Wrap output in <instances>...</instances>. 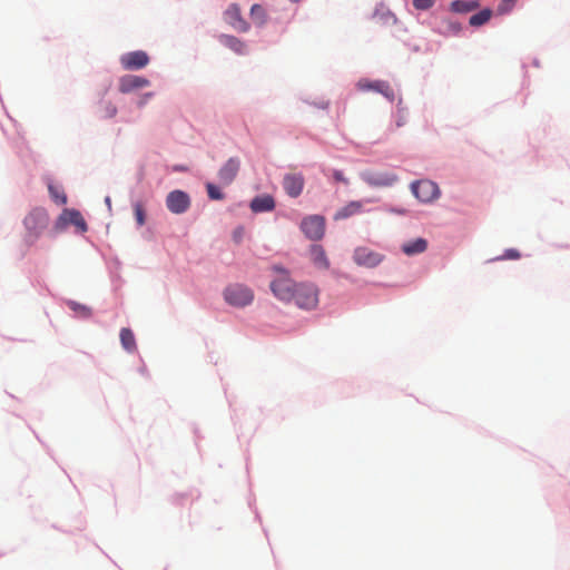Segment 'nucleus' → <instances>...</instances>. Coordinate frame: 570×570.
Listing matches in <instances>:
<instances>
[{
	"label": "nucleus",
	"instance_id": "obj_26",
	"mask_svg": "<svg viewBox=\"0 0 570 570\" xmlns=\"http://www.w3.org/2000/svg\"><path fill=\"white\" fill-rule=\"evenodd\" d=\"M120 342H121L122 347L129 353H134L137 350L135 335L130 328H127V327L121 328Z\"/></svg>",
	"mask_w": 570,
	"mask_h": 570
},
{
	"label": "nucleus",
	"instance_id": "obj_23",
	"mask_svg": "<svg viewBox=\"0 0 570 570\" xmlns=\"http://www.w3.org/2000/svg\"><path fill=\"white\" fill-rule=\"evenodd\" d=\"M226 21L236 30L246 31V22L240 18L239 8L233 4L225 12Z\"/></svg>",
	"mask_w": 570,
	"mask_h": 570
},
{
	"label": "nucleus",
	"instance_id": "obj_8",
	"mask_svg": "<svg viewBox=\"0 0 570 570\" xmlns=\"http://www.w3.org/2000/svg\"><path fill=\"white\" fill-rule=\"evenodd\" d=\"M445 9L444 6L440 4L438 8H433L429 10V14L423 17L422 13L416 14V21L428 27L432 32L439 35L441 27L444 26L445 16L441 14V12Z\"/></svg>",
	"mask_w": 570,
	"mask_h": 570
},
{
	"label": "nucleus",
	"instance_id": "obj_9",
	"mask_svg": "<svg viewBox=\"0 0 570 570\" xmlns=\"http://www.w3.org/2000/svg\"><path fill=\"white\" fill-rule=\"evenodd\" d=\"M166 206L173 214H184L190 207V197L183 190H173L166 197Z\"/></svg>",
	"mask_w": 570,
	"mask_h": 570
},
{
	"label": "nucleus",
	"instance_id": "obj_5",
	"mask_svg": "<svg viewBox=\"0 0 570 570\" xmlns=\"http://www.w3.org/2000/svg\"><path fill=\"white\" fill-rule=\"evenodd\" d=\"M385 255L368 248L367 246H357L352 254V261L360 267L372 269L377 267L384 259Z\"/></svg>",
	"mask_w": 570,
	"mask_h": 570
},
{
	"label": "nucleus",
	"instance_id": "obj_48",
	"mask_svg": "<svg viewBox=\"0 0 570 570\" xmlns=\"http://www.w3.org/2000/svg\"><path fill=\"white\" fill-rule=\"evenodd\" d=\"M106 204L110 205V198L109 197L106 198Z\"/></svg>",
	"mask_w": 570,
	"mask_h": 570
},
{
	"label": "nucleus",
	"instance_id": "obj_17",
	"mask_svg": "<svg viewBox=\"0 0 570 570\" xmlns=\"http://www.w3.org/2000/svg\"><path fill=\"white\" fill-rule=\"evenodd\" d=\"M150 85L147 78L136 75H125L119 79L118 88L122 94L131 92L136 89L148 87Z\"/></svg>",
	"mask_w": 570,
	"mask_h": 570
},
{
	"label": "nucleus",
	"instance_id": "obj_11",
	"mask_svg": "<svg viewBox=\"0 0 570 570\" xmlns=\"http://www.w3.org/2000/svg\"><path fill=\"white\" fill-rule=\"evenodd\" d=\"M120 63L125 70H139L149 63V57L142 50L131 51L120 57Z\"/></svg>",
	"mask_w": 570,
	"mask_h": 570
},
{
	"label": "nucleus",
	"instance_id": "obj_45",
	"mask_svg": "<svg viewBox=\"0 0 570 570\" xmlns=\"http://www.w3.org/2000/svg\"><path fill=\"white\" fill-rule=\"evenodd\" d=\"M151 96H153L151 92L146 94L144 96L142 100L139 102V105L142 106L147 101V99L150 98Z\"/></svg>",
	"mask_w": 570,
	"mask_h": 570
},
{
	"label": "nucleus",
	"instance_id": "obj_38",
	"mask_svg": "<svg viewBox=\"0 0 570 570\" xmlns=\"http://www.w3.org/2000/svg\"><path fill=\"white\" fill-rule=\"evenodd\" d=\"M245 234H246V229L244 226H239V227L235 228V230L233 232L234 243L235 244L242 243L245 237Z\"/></svg>",
	"mask_w": 570,
	"mask_h": 570
},
{
	"label": "nucleus",
	"instance_id": "obj_30",
	"mask_svg": "<svg viewBox=\"0 0 570 570\" xmlns=\"http://www.w3.org/2000/svg\"><path fill=\"white\" fill-rule=\"evenodd\" d=\"M515 0H500L497 6V14L498 16H507L510 14L515 7Z\"/></svg>",
	"mask_w": 570,
	"mask_h": 570
},
{
	"label": "nucleus",
	"instance_id": "obj_29",
	"mask_svg": "<svg viewBox=\"0 0 570 570\" xmlns=\"http://www.w3.org/2000/svg\"><path fill=\"white\" fill-rule=\"evenodd\" d=\"M48 190H49V194H50L51 198L57 204L65 205L67 203V196H66L65 191L60 187L55 186L53 184H49L48 185Z\"/></svg>",
	"mask_w": 570,
	"mask_h": 570
},
{
	"label": "nucleus",
	"instance_id": "obj_13",
	"mask_svg": "<svg viewBox=\"0 0 570 570\" xmlns=\"http://www.w3.org/2000/svg\"><path fill=\"white\" fill-rule=\"evenodd\" d=\"M276 208V199L269 193H261L252 197V214L272 213Z\"/></svg>",
	"mask_w": 570,
	"mask_h": 570
},
{
	"label": "nucleus",
	"instance_id": "obj_44",
	"mask_svg": "<svg viewBox=\"0 0 570 570\" xmlns=\"http://www.w3.org/2000/svg\"><path fill=\"white\" fill-rule=\"evenodd\" d=\"M405 46H407L410 48L411 51L413 52H420L421 51V47L419 45H412V43H405Z\"/></svg>",
	"mask_w": 570,
	"mask_h": 570
},
{
	"label": "nucleus",
	"instance_id": "obj_35",
	"mask_svg": "<svg viewBox=\"0 0 570 570\" xmlns=\"http://www.w3.org/2000/svg\"><path fill=\"white\" fill-rule=\"evenodd\" d=\"M383 209L390 214L399 215V216H406L409 215L410 210L405 207L392 205V204H385L383 206Z\"/></svg>",
	"mask_w": 570,
	"mask_h": 570
},
{
	"label": "nucleus",
	"instance_id": "obj_16",
	"mask_svg": "<svg viewBox=\"0 0 570 570\" xmlns=\"http://www.w3.org/2000/svg\"><path fill=\"white\" fill-rule=\"evenodd\" d=\"M481 7V0H452L446 6L450 13L465 16Z\"/></svg>",
	"mask_w": 570,
	"mask_h": 570
},
{
	"label": "nucleus",
	"instance_id": "obj_32",
	"mask_svg": "<svg viewBox=\"0 0 570 570\" xmlns=\"http://www.w3.org/2000/svg\"><path fill=\"white\" fill-rule=\"evenodd\" d=\"M223 42L229 47L230 49H233L234 51L238 52V53H242L245 49V45L242 43L238 39H236L235 37H232V36H224L222 38Z\"/></svg>",
	"mask_w": 570,
	"mask_h": 570
},
{
	"label": "nucleus",
	"instance_id": "obj_36",
	"mask_svg": "<svg viewBox=\"0 0 570 570\" xmlns=\"http://www.w3.org/2000/svg\"><path fill=\"white\" fill-rule=\"evenodd\" d=\"M134 212H135V217H136L137 224L139 226H142L146 222V215H145V209H144L142 205L139 203L135 204Z\"/></svg>",
	"mask_w": 570,
	"mask_h": 570
},
{
	"label": "nucleus",
	"instance_id": "obj_27",
	"mask_svg": "<svg viewBox=\"0 0 570 570\" xmlns=\"http://www.w3.org/2000/svg\"><path fill=\"white\" fill-rule=\"evenodd\" d=\"M522 257L521 252L518 248L509 247L505 248L501 255L490 259L489 262H499V261H517Z\"/></svg>",
	"mask_w": 570,
	"mask_h": 570
},
{
	"label": "nucleus",
	"instance_id": "obj_2",
	"mask_svg": "<svg viewBox=\"0 0 570 570\" xmlns=\"http://www.w3.org/2000/svg\"><path fill=\"white\" fill-rule=\"evenodd\" d=\"M24 242L33 245L49 225V215L45 208L37 207L29 212L23 219Z\"/></svg>",
	"mask_w": 570,
	"mask_h": 570
},
{
	"label": "nucleus",
	"instance_id": "obj_20",
	"mask_svg": "<svg viewBox=\"0 0 570 570\" xmlns=\"http://www.w3.org/2000/svg\"><path fill=\"white\" fill-rule=\"evenodd\" d=\"M493 17V9L491 7L479 8L473 11L469 17V26L472 28H481L487 24Z\"/></svg>",
	"mask_w": 570,
	"mask_h": 570
},
{
	"label": "nucleus",
	"instance_id": "obj_31",
	"mask_svg": "<svg viewBox=\"0 0 570 570\" xmlns=\"http://www.w3.org/2000/svg\"><path fill=\"white\" fill-rule=\"evenodd\" d=\"M436 0H412V7L421 12H426L434 8Z\"/></svg>",
	"mask_w": 570,
	"mask_h": 570
},
{
	"label": "nucleus",
	"instance_id": "obj_39",
	"mask_svg": "<svg viewBox=\"0 0 570 570\" xmlns=\"http://www.w3.org/2000/svg\"><path fill=\"white\" fill-rule=\"evenodd\" d=\"M406 112H401V114H395L393 115V117L395 118V126L397 128L400 127H403L406 122V116H405Z\"/></svg>",
	"mask_w": 570,
	"mask_h": 570
},
{
	"label": "nucleus",
	"instance_id": "obj_25",
	"mask_svg": "<svg viewBox=\"0 0 570 570\" xmlns=\"http://www.w3.org/2000/svg\"><path fill=\"white\" fill-rule=\"evenodd\" d=\"M383 2L376 4L375 7V10L373 12V17H380V19L382 20V22L384 24H389L390 22L393 23V24H401V20L396 17V14L390 10V9H386L384 11L381 10V8H383Z\"/></svg>",
	"mask_w": 570,
	"mask_h": 570
},
{
	"label": "nucleus",
	"instance_id": "obj_6",
	"mask_svg": "<svg viewBox=\"0 0 570 570\" xmlns=\"http://www.w3.org/2000/svg\"><path fill=\"white\" fill-rule=\"evenodd\" d=\"M356 88L365 92L373 91L380 94L391 104L395 100V92L386 80L360 78L356 82Z\"/></svg>",
	"mask_w": 570,
	"mask_h": 570
},
{
	"label": "nucleus",
	"instance_id": "obj_15",
	"mask_svg": "<svg viewBox=\"0 0 570 570\" xmlns=\"http://www.w3.org/2000/svg\"><path fill=\"white\" fill-rule=\"evenodd\" d=\"M373 199H361V200H350L346 205L337 209L333 216L334 220H343L347 219L353 215L361 214L364 212L363 205L364 203H372Z\"/></svg>",
	"mask_w": 570,
	"mask_h": 570
},
{
	"label": "nucleus",
	"instance_id": "obj_22",
	"mask_svg": "<svg viewBox=\"0 0 570 570\" xmlns=\"http://www.w3.org/2000/svg\"><path fill=\"white\" fill-rule=\"evenodd\" d=\"M463 32V24L459 20H454L445 16L444 26L441 27L439 36L444 38L460 37Z\"/></svg>",
	"mask_w": 570,
	"mask_h": 570
},
{
	"label": "nucleus",
	"instance_id": "obj_40",
	"mask_svg": "<svg viewBox=\"0 0 570 570\" xmlns=\"http://www.w3.org/2000/svg\"><path fill=\"white\" fill-rule=\"evenodd\" d=\"M306 102L309 105H313L314 107H316L318 109H328V107H330L328 100H321V101H313V102L306 101Z\"/></svg>",
	"mask_w": 570,
	"mask_h": 570
},
{
	"label": "nucleus",
	"instance_id": "obj_21",
	"mask_svg": "<svg viewBox=\"0 0 570 570\" xmlns=\"http://www.w3.org/2000/svg\"><path fill=\"white\" fill-rule=\"evenodd\" d=\"M239 170V161L230 158L219 170V181L222 185H229L236 177Z\"/></svg>",
	"mask_w": 570,
	"mask_h": 570
},
{
	"label": "nucleus",
	"instance_id": "obj_28",
	"mask_svg": "<svg viewBox=\"0 0 570 570\" xmlns=\"http://www.w3.org/2000/svg\"><path fill=\"white\" fill-rule=\"evenodd\" d=\"M271 269L277 275L273 281L293 279L291 271L282 263L273 264Z\"/></svg>",
	"mask_w": 570,
	"mask_h": 570
},
{
	"label": "nucleus",
	"instance_id": "obj_1",
	"mask_svg": "<svg viewBox=\"0 0 570 570\" xmlns=\"http://www.w3.org/2000/svg\"><path fill=\"white\" fill-rule=\"evenodd\" d=\"M269 289L278 301L294 303L301 309L312 311L318 304L320 289L312 282L271 281Z\"/></svg>",
	"mask_w": 570,
	"mask_h": 570
},
{
	"label": "nucleus",
	"instance_id": "obj_37",
	"mask_svg": "<svg viewBox=\"0 0 570 570\" xmlns=\"http://www.w3.org/2000/svg\"><path fill=\"white\" fill-rule=\"evenodd\" d=\"M68 305H69V307H70L72 311H75V312H79V313H81V315H83V316H90V314H91V313H90V309H89L87 306L81 305V304H79V303H76V302H69V303H68Z\"/></svg>",
	"mask_w": 570,
	"mask_h": 570
},
{
	"label": "nucleus",
	"instance_id": "obj_10",
	"mask_svg": "<svg viewBox=\"0 0 570 570\" xmlns=\"http://www.w3.org/2000/svg\"><path fill=\"white\" fill-rule=\"evenodd\" d=\"M305 186V178L302 173H286L283 176V188L291 198L302 195Z\"/></svg>",
	"mask_w": 570,
	"mask_h": 570
},
{
	"label": "nucleus",
	"instance_id": "obj_3",
	"mask_svg": "<svg viewBox=\"0 0 570 570\" xmlns=\"http://www.w3.org/2000/svg\"><path fill=\"white\" fill-rule=\"evenodd\" d=\"M409 187L412 196L421 204H432L442 195L438 183L429 178L414 179Z\"/></svg>",
	"mask_w": 570,
	"mask_h": 570
},
{
	"label": "nucleus",
	"instance_id": "obj_4",
	"mask_svg": "<svg viewBox=\"0 0 570 570\" xmlns=\"http://www.w3.org/2000/svg\"><path fill=\"white\" fill-rule=\"evenodd\" d=\"M299 229L306 239L320 242L326 233V218L322 214L305 215L301 219Z\"/></svg>",
	"mask_w": 570,
	"mask_h": 570
},
{
	"label": "nucleus",
	"instance_id": "obj_41",
	"mask_svg": "<svg viewBox=\"0 0 570 570\" xmlns=\"http://www.w3.org/2000/svg\"><path fill=\"white\" fill-rule=\"evenodd\" d=\"M521 68H522V71H523L522 86H525L529 82V80H528V70H527L528 66H527V63L522 62Z\"/></svg>",
	"mask_w": 570,
	"mask_h": 570
},
{
	"label": "nucleus",
	"instance_id": "obj_46",
	"mask_svg": "<svg viewBox=\"0 0 570 570\" xmlns=\"http://www.w3.org/2000/svg\"><path fill=\"white\" fill-rule=\"evenodd\" d=\"M531 65H532L533 67H537V68H538V67H540V60H539L538 58H535V57H534V58L532 59V61H531Z\"/></svg>",
	"mask_w": 570,
	"mask_h": 570
},
{
	"label": "nucleus",
	"instance_id": "obj_33",
	"mask_svg": "<svg viewBox=\"0 0 570 570\" xmlns=\"http://www.w3.org/2000/svg\"><path fill=\"white\" fill-rule=\"evenodd\" d=\"M206 189H207L208 197L210 199H213V200H220V199L224 198V194L222 193L219 187H217L215 184L207 183L206 184Z\"/></svg>",
	"mask_w": 570,
	"mask_h": 570
},
{
	"label": "nucleus",
	"instance_id": "obj_14",
	"mask_svg": "<svg viewBox=\"0 0 570 570\" xmlns=\"http://www.w3.org/2000/svg\"><path fill=\"white\" fill-rule=\"evenodd\" d=\"M68 224L75 225L81 232L87 230V224H86L82 215L80 214V212H78L76 209H65L62 212V214L59 216V218L56 223V227L62 228Z\"/></svg>",
	"mask_w": 570,
	"mask_h": 570
},
{
	"label": "nucleus",
	"instance_id": "obj_47",
	"mask_svg": "<svg viewBox=\"0 0 570 570\" xmlns=\"http://www.w3.org/2000/svg\"><path fill=\"white\" fill-rule=\"evenodd\" d=\"M255 520L261 522V515H259V513L257 511H255Z\"/></svg>",
	"mask_w": 570,
	"mask_h": 570
},
{
	"label": "nucleus",
	"instance_id": "obj_24",
	"mask_svg": "<svg viewBox=\"0 0 570 570\" xmlns=\"http://www.w3.org/2000/svg\"><path fill=\"white\" fill-rule=\"evenodd\" d=\"M250 17L252 24H255L257 28H262L268 20L267 11L258 2L252 3Z\"/></svg>",
	"mask_w": 570,
	"mask_h": 570
},
{
	"label": "nucleus",
	"instance_id": "obj_43",
	"mask_svg": "<svg viewBox=\"0 0 570 570\" xmlns=\"http://www.w3.org/2000/svg\"><path fill=\"white\" fill-rule=\"evenodd\" d=\"M396 27L395 33H406L407 28L404 26V23L401 21V24H394Z\"/></svg>",
	"mask_w": 570,
	"mask_h": 570
},
{
	"label": "nucleus",
	"instance_id": "obj_19",
	"mask_svg": "<svg viewBox=\"0 0 570 570\" xmlns=\"http://www.w3.org/2000/svg\"><path fill=\"white\" fill-rule=\"evenodd\" d=\"M311 261L317 269H328L331 266L330 259L323 245L316 242L309 245Z\"/></svg>",
	"mask_w": 570,
	"mask_h": 570
},
{
	"label": "nucleus",
	"instance_id": "obj_7",
	"mask_svg": "<svg viewBox=\"0 0 570 570\" xmlns=\"http://www.w3.org/2000/svg\"><path fill=\"white\" fill-rule=\"evenodd\" d=\"M360 177L371 187H392L399 181V176L393 171H375L366 169L360 173Z\"/></svg>",
	"mask_w": 570,
	"mask_h": 570
},
{
	"label": "nucleus",
	"instance_id": "obj_18",
	"mask_svg": "<svg viewBox=\"0 0 570 570\" xmlns=\"http://www.w3.org/2000/svg\"><path fill=\"white\" fill-rule=\"evenodd\" d=\"M429 247V240L425 237L417 236L404 242L401 245V250L404 255L413 257L424 253Z\"/></svg>",
	"mask_w": 570,
	"mask_h": 570
},
{
	"label": "nucleus",
	"instance_id": "obj_12",
	"mask_svg": "<svg viewBox=\"0 0 570 570\" xmlns=\"http://www.w3.org/2000/svg\"><path fill=\"white\" fill-rule=\"evenodd\" d=\"M225 299L233 306H245L249 302V293L244 285H230L224 292Z\"/></svg>",
	"mask_w": 570,
	"mask_h": 570
},
{
	"label": "nucleus",
	"instance_id": "obj_34",
	"mask_svg": "<svg viewBox=\"0 0 570 570\" xmlns=\"http://www.w3.org/2000/svg\"><path fill=\"white\" fill-rule=\"evenodd\" d=\"M328 177L333 183H342L344 185H348V179L345 177L344 171L342 169H331Z\"/></svg>",
	"mask_w": 570,
	"mask_h": 570
},
{
	"label": "nucleus",
	"instance_id": "obj_42",
	"mask_svg": "<svg viewBox=\"0 0 570 570\" xmlns=\"http://www.w3.org/2000/svg\"><path fill=\"white\" fill-rule=\"evenodd\" d=\"M396 112L397 114H401V112H407V108L406 107H403V99L402 97L399 98V101L396 104Z\"/></svg>",
	"mask_w": 570,
	"mask_h": 570
}]
</instances>
